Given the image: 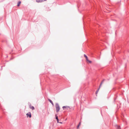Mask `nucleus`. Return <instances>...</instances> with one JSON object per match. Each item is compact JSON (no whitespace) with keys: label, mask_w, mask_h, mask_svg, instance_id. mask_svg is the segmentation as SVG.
Instances as JSON below:
<instances>
[{"label":"nucleus","mask_w":129,"mask_h":129,"mask_svg":"<svg viewBox=\"0 0 129 129\" xmlns=\"http://www.w3.org/2000/svg\"><path fill=\"white\" fill-rule=\"evenodd\" d=\"M60 108L58 103H56V109L57 112L59 111Z\"/></svg>","instance_id":"nucleus-1"},{"label":"nucleus","mask_w":129,"mask_h":129,"mask_svg":"<svg viewBox=\"0 0 129 129\" xmlns=\"http://www.w3.org/2000/svg\"><path fill=\"white\" fill-rule=\"evenodd\" d=\"M27 117H29V118H31V115L30 112H29L27 113L26 114Z\"/></svg>","instance_id":"nucleus-2"},{"label":"nucleus","mask_w":129,"mask_h":129,"mask_svg":"<svg viewBox=\"0 0 129 129\" xmlns=\"http://www.w3.org/2000/svg\"><path fill=\"white\" fill-rule=\"evenodd\" d=\"M62 108L63 110H64L65 108H66L68 110L69 108H70V107L69 106H63L62 107Z\"/></svg>","instance_id":"nucleus-3"},{"label":"nucleus","mask_w":129,"mask_h":129,"mask_svg":"<svg viewBox=\"0 0 129 129\" xmlns=\"http://www.w3.org/2000/svg\"><path fill=\"white\" fill-rule=\"evenodd\" d=\"M55 118L56 119L57 121V122L58 123L59 122V119L58 118V117L56 115H55Z\"/></svg>","instance_id":"nucleus-4"},{"label":"nucleus","mask_w":129,"mask_h":129,"mask_svg":"<svg viewBox=\"0 0 129 129\" xmlns=\"http://www.w3.org/2000/svg\"><path fill=\"white\" fill-rule=\"evenodd\" d=\"M48 101L51 103V104L53 105V103L51 100L49 99H48Z\"/></svg>","instance_id":"nucleus-5"},{"label":"nucleus","mask_w":129,"mask_h":129,"mask_svg":"<svg viewBox=\"0 0 129 129\" xmlns=\"http://www.w3.org/2000/svg\"><path fill=\"white\" fill-rule=\"evenodd\" d=\"M106 80L105 79H104L101 82V83L100 84V86H101L102 84V83L104 82V81H105Z\"/></svg>","instance_id":"nucleus-6"},{"label":"nucleus","mask_w":129,"mask_h":129,"mask_svg":"<svg viewBox=\"0 0 129 129\" xmlns=\"http://www.w3.org/2000/svg\"><path fill=\"white\" fill-rule=\"evenodd\" d=\"M116 127L117 129H121L120 126H118L117 125H116Z\"/></svg>","instance_id":"nucleus-7"},{"label":"nucleus","mask_w":129,"mask_h":129,"mask_svg":"<svg viewBox=\"0 0 129 129\" xmlns=\"http://www.w3.org/2000/svg\"><path fill=\"white\" fill-rule=\"evenodd\" d=\"M21 2L20 1H18L17 5V6H19L20 5V4H21Z\"/></svg>","instance_id":"nucleus-8"},{"label":"nucleus","mask_w":129,"mask_h":129,"mask_svg":"<svg viewBox=\"0 0 129 129\" xmlns=\"http://www.w3.org/2000/svg\"><path fill=\"white\" fill-rule=\"evenodd\" d=\"M84 56L86 58V60H88V59L87 56L85 54L84 55Z\"/></svg>","instance_id":"nucleus-9"},{"label":"nucleus","mask_w":129,"mask_h":129,"mask_svg":"<svg viewBox=\"0 0 129 129\" xmlns=\"http://www.w3.org/2000/svg\"><path fill=\"white\" fill-rule=\"evenodd\" d=\"M43 0H36V2L37 3L42 2Z\"/></svg>","instance_id":"nucleus-10"},{"label":"nucleus","mask_w":129,"mask_h":129,"mask_svg":"<svg viewBox=\"0 0 129 129\" xmlns=\"http://www.w3.org/2000/svg\"><path fill=\"white\" fill-rule=\"evenodd\" d=\"M30 109H32V110H34L35 109L34 107L33 106H31V107L30 108Z\"/></svg>","instance_id":"nucleus-11"},{"label":"nucleus","mask_w":129,"mask_h":129,"mask_svg":"<svg viewBox=\"0 0 129 129\" xmlns=\"http://www.w3.org/2000/svg\"><path fill=\"white\" fill-rule=\"evenodd\" d=\"M100 87H99V88H98L96 91V92H95V94H97L98 92L99 91V89H100Z\"/></svg>","instance_id":"nucleus-12"},{"label":"nucleus","mask_w":129,"mask_h":129,"mask_svg":"<svg viewBox=\"0 0 129 129\" xmlns=\"http://www.w3.org/2000/svg\"><path fill=\"white\" fill-rule=\"evenodd\" d=\"M81 124V123L80 122L79 123L78 125H77V127L78 128L79 127V126Z\"/></svg>","instance_id":"nucleus-13"},{"label":"nucleus","mask_w":129,"mask_h":129,"mask_svg":"<svg viewBox=\"0 0 129 129\" xmlns=\"http://www.w3.org/2000/svg\"><path fill=\"white\" fill-rule=\"evenodd\" d=\"M87 61H88L90 63H91L92 62L91 61L89 60L88 59V60H87Z\"/></svg>","instance_id":"nucleus-14"},{"label":"nucleus","mask_w":129,"mask_h":129,"mask_svg":"<svg viewBox=\"0 0 129 129\" xmlns=\"http://www.w3.org/2000/svg\"><path fill=\"white\" fill-rule=\"evenodd\" d=\"M29 108H30V107H31V105L30 104L29 105Z\"/></svg>","instance_id":"nucleus-15"},{"label":"nucleus","mask_w":129,"mask_h":129,"mask_svg":"<svg viewBox=\"0 0 129 129\" xmlns=\"http://www.w3.org/2000/svg\"><path fill=\"white\" fill-rule=\"evenodd\" d=\"M59 123H62V122H59Z\"/></svg>","instance_id":"nucleus-16"},{"label":"nucleus","mask_w":129,"mask_h":129,"mask_svg":"<svg viewBox=\"0 0 129 129\" xmlns=\"http://www.w3.org/2000/svg\"><path fill=\"white\" fill-rule=\"evenodd\" d=\"M116 100V99H114V101H115V100Z\"/></svg>","instance_id":"nucleus-17"},{"label":"nucleus","mask_w":129,"mask_h":129,"mask_svg":"<svg viewBox=\"0 0 129 129\" xmlns=\"http://www.w3.org/2000/svg\"><path fill=\"white\" fill-rule=\"evenodd\" d=\"M44 1H47V0H44Z\"/></svg>","instance_id":"nucleus-18"}]
</instances>
